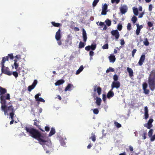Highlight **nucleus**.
<instances>
[{
  "instance_id": "nucleus-1",
  "label": "nucleus",
  "mask_w": 155,
  "mask_h": 155,
  "mask_svg": "<svg viewBox=\"0 0 155 155\" xmlns=\"http://www.w3.org/2000/svg\"><path fill=\"white\" fill-rule=\"evenodd\" d=\"M25 129L27 132L32 137L37 139L40 143L43 145L44 150H46V152L48 153V151L47 150V147L48 146L45 144L47 141L45 140L46 135L44 134H41L38 130L32 127H25Z\"/></svg>"
},
{
  "instance_id": "nucleus-2",
  "label": "nucleus",
  "mask_w": 155,
  "mask_h": 155,
  "mask_svg": "<svg viewBox=\"0 0 155 155\" xmlns=\"http://www.w3.org/2000/svg\"><path fill=\"white\" fill-rule=\"evenodd\" d=\"M1 110L4 112L5 115H8V112L9 113L10 116L11 114L13 116L15 115V110L14 109V107L12 105L8 106L7 105L6 101L1 103Z\"/></svg>"
},
{
  "instance_id": "nucleus-3",
  "label": "nucleus",
  "mask_w": 155,
  "mask_h": 155,
  "mask_svg": "<svg viewBox=\"0 0 155 155\" xmlns=\"http://www.w3.org/2000/svg\"><path fill=\"white\" fill-rule=\"evenodd\" d=\"M10 96L9 94L7 93V90L2 87H0V103L10 100Z\"/></svg>"
},
{
  "instance_id": "nucleus-4",
  "label": "nucleus",
  "mask_w": 155,
  "mask_h": 155,
  "mask_svg": "<svg viewBox=\"0 0 155 155\" xmlns=\"http://www.w3.org/2000/svg\"><path fill=\"white\" fill-rule=\"evenodd\" d=\"M8 60V57L6 56L2 58L1 64L2 66V73L8 75H11L12 74V72L9 70L8 67H5L4 66V64L6 61Z\"/></svg>"
},
{
  "instance_id": "nucleus-5",
  "label": "nucleus",
  "mask_w": 155,
  "mask_h": 155,
  "mask_svg": "<svg viewBox=\"0 0 155 155\" xmlns=\"http://www.w3.org/2000/svg\"><path fill=\"white\" fill-rule=\"evenodd\" d=\"M149 84L150 89L153 91L155 88V71H152L149 78Z\"/></svg>"
},
{
  "instance_id": "nucleus-6",
  "label": "nucleus",
  "mask_w": 155,
  "mask_h": 155,
  "mask_svg": "<svg viewBox=\"0 0 155 155\" xmlns=\"http://www.w3.org/2000/svg\"><path fill=\"white\" fill-rule=\"evenodd\" d=\"M153 121V119H150L147 123L144 124L145 127H147L148 129H150L153 126L152 123Z\"/></svg>"
},
{
  "instance_id": "nucleus-7",
  "label": "nucleus",
  "mask_w": 155,
  "mask_h": 155,
  "mask_svg": "<svg viewBox=\"0 0 155 155\" xmlns=\"http://www.w3.org/2000/svg\"><path fill=\"white\" fill-rule=\"evenodd\" d=\"M121 13L122 14H125L127 12L128 8L127 6L125 5H121L120 8Z\"/></svg>"
},
{
  "instance_id": "nucleus-8",
  "label": "nucleus",
  "mask_w": 155,
  "mask_h": 155,
  "mask_svg": "<svg viewBox=\"0 0 155 155\" xmlns=\"http://www.w3.org/2000/svg\"><path fill=\"white\" fill-rule=\"evenodd\" d=\"M120 86V83L119 81H113L111 84V90H112L114 88L117 89L119 88Z\"/></svg>"
},
{
  "instance_id": "nucleus-9",
  "label": "nucleus",
  "mask_w": 155,
  "mask_h": 155,
  "mask_svg": "<svg viewBox=\"0 0 155 155\" xmlns=\"http://www.w3.org/2000/svg\"><path fill=\"white\" fill-rule=\"evenodd\" d=\"M107 5L106 4L103 5L102 6V11L101 14L102 15H105L107 12Z\"/></svg>"
},
{
  "instance_id": "nucleus-10",
  "label": "nucleus",
  "mask_w": 155,
  "mask_h": 155,
  "mask_svg": "<svg viewBox=\"0 0 155 155\" xmlns=\"http://www.w3.org/2000/svg\"><path fill=\"white\" fill-rule=\"evenodd\" d=\"M111 33L113 36L115 37L116 39L117 40L119 38L120 34L117 30H116L112 31L111 32Z\"/></svg>"
},
{
  "instance_id": "nucleus-11",
  "label": "nucleus",
  "mask_w": 155,
  "mask_h": 155,
  "mask_svg": "<svg viewBox=\"0 0 155 155\" xmlns=\"http://www.w3.org/2000/svg\"><path fill=\"white\" fill-rule=\"evenodd\" d=\"M41 94L40 93L37 94L35 96V98L36 101L45 102V100L41 97H39V96H41Z\"/></svg>"
},
{
  "instance_id": "nucleus-12",
  "label": "nucleus",
  "mask_w": 155,
  "mask_h": 155,
  "mask_svg": "<svg viewBox=\"0 0 155 155\" xmlns=\"http://www.w3.org/2000/svg\"><path fill=\"white\" fill-rule=\"evenodd\" d=\"M96 47V45L95 43L92 44L91 45H89L85 47V49L87 51H89L90 49L94 50Z\"/></svg>"
},
{
  "instance_id": "nucleus-13",
  "label": "nucleus",
  "mask_w": 155,
  "mask_h": 155,
  "mask_svg": "<svg viewBox=\"0 0 155 155\" xmlns=\"http://www.w3.org/2000/svg\"><path fill=\"white\" fill-rule=\"evenodd\" d=\"M34 125L37 128H38L39 130H40L42 132H44L45 131L43 130L42 129H41V126L39 124V122L37 120L35 119L34 120Z\"/></svg>"
},
{
  "instance_id": "nucleus-14",
  "label": "nucleus",
  "mask_w": 155,
  "mask_h": 155,
  "mask_svg": "<svg viewBox=\"0 0 155 155\" xmlns=\"http://www.w3.org/2000/svg\"><path fill=\"white\" fill-rule=\"evenodd\" d=\"M72 43V39H67L65 41V48H67L69 45H71Z\"/></svg>"
},
{
  "instance_id": "nucleus-15",
  "label": "nucleus",
  "mask_w": 155,
  "mask_h": 155,
  "mask_svg": "<svg viewBox=\"0 0 155 155\" xmlns=\"http://www.w3.org/2000/svg\"><path fill=\"white\" fill-rule=\"evenodd\" d=\"M61 37V31L60 29H58V31L56 32L55 35V38L56 40H60Z\"/></svg>"
},
{
  "instance_id": "nucleus-16",
  "label": "nucleus",
  "mask_w": 155,
  "mask_h": 155,
  "mask_svg": "<svg viewBox=\"0 0 155 155\" xmlns=\"http://www.w3.org/2000/svg\"><path fill=\"white\" fill-rule=\"evenodd\" d=\"M94 91H97L99 95H100L101 94V89L99 87H98L97 86H95L94 87Z\"/></svg>"
},
{
  "instance_id": "nucleus-17",
  "label": "nucleus",
  "mask_w": 155,
  "mask_h": 155,
  "mask_svg": "<svg viewBox=\"0 0 155 155\" xmlns=\"http://www.w3.org/2000/svg\"><path fill=\"white\" fill-rule=\"evenodd\" d=\"M145 55L143 54L141 56L140 59L138 62V64L140 66H141L142 65L145 59Z\"/></svg>"
},
{
  "instance_id": "nucleus-18",
  "label": "nucleus",
  "mask_w": 155,
  "mask_h": 155,
  "mask_svg": "<svg viewBox=\"0 0 155 155\" xmlns=\"http://www.w3.org/2000/svg\"><path fill=\"white\" fill-rule=\"evenodd\" d=\"M82 36L83 39V41L86 42L87 40V36L86 31L84 28L82 29Z\"/></svg>"
},
{
  "instance_id": "nucleus-19",
  "label": "nucleus",
  "mask_w": 155,
  "mask_h": 155,
  "mask_svg": "<svg viewBox=\"0 0 155 155\" xmlns=\"http://www.w3.org/2000/svg\"><path fill=\"white\" fill-rule=\"evenodd\" d=\"M109 59L110 62L112 63L114 62L116 60L115 56L113 54L110 55V56L109 57Z\"/></svg>"
},
{
  "instance_id": "nucleus-20",
  "label": "nucleus",
  "mask_w": 155,
  "mask_h": 155,
  "mask_svg": "<svg viewBox=\"0 0 155 155\" xmlns=\"http://www.w3.org/2000/svg\"><path fill=\"white\" fill-rule=\"evenodd\" d=\"M137 29L136 30V34L137 35H139L140 29L143 28L142 25H140L138 24H136Z\"/></svg>"
},
{
  "instance_id": "nucleus-21",
  "label": "nucleus",
  "mask_w": 155,
  "mask_h": 155,
  "mask_svg": "<svg viewBox=\"0 0 155 155\" xmlns=\"http://www.w3.org/2000/svg\"><path fill=\"white\" fill-rule=\"evenodd\" d=\"M148 108L147 107H144V116L145 118L146 119H147L149 117L148 114Z\"/></svg>"
},
{
  "instance_id": "nucleus-22",
  "label": "nucleus",
  "mask_w": 155,
  "mask_h": 155,
  "mask_svg": "<svg viewBox=\"0 0 155 155\" xmlns=\"http://www.w3.org/2000/svg\"><path fill=\"white\" fill-rule=\"evenodd\" d=\"M73 88V86L71 84H69L65 89V91H70Z\"/></svg>"
},
{
  "instance_id": "nucleus-23",
  "label": "nucleus",
  "mask_w": 155,
  "mask_h": 155,
  "mask_svg": "<svg viewBox=\"0 0 155 155\" xmlns=\"http://www.w3.org/2000/svg\"><path fill=\"white\" fill-rule=\"evenodd\" d=\"M111 89L108 93L107 95V98L110 99V98L114 96V93L112 91Z\"/></svg>"
},
{
  "instance_id": "nucleus-24",
  "label": "nucleus",
  "mask_w": 155,
  "mask_h": 155,
  "mask_svg": "<svg viewBox=\"0 0 155 155\" xmlns=\"http://www.w3.org/2000/svg\"><path fill=\"white\" fill-rule=\"evenodd\" d=\"M127 69L129 74V76L130 77H132L133 76V71L132 69L129 67H127Z\"/></svg>"
},
{
  "instance_id": "nucleus-25",
  "label": "nucleus",
  "mask_w": 155,
  "mask_h": 155,
  "mask_svg": "<svg viewBox=\"0 0 155 155\" xmlns=\"http://www.w3.org/2000/svg\"><path fill=\"white\" fill-rule=\"evenodd\" d=\"M64 82V81L63 80H58L55 84L56 86L59 85L63 84Z\"/></svg>"
},
{
  "instance_id": "nucleus-26",
  "label": "nucleus",
  "mask_w": 155,
  "mask_h": 155,
  "mask_svg": "<svg viewBox=\"0 0 155 155\" xmlns=\"http://www.w3.org/2000/svg\"><path fill=\"white\" fill-rule=\"evenodd\" d=\"M55 129L53 127L51 128L50 133H49V136H51L55 134Z\"/></svg>"
},
{
  "instance_id": "nucleus-27",
  "label": "nucleus",
  "mask_w": 155,
  "mask_h": 155,
  "mask_svg": "<svg viewBox=\"0 0 155 155\" xmlns=\"http://www.w3.org/2000/svg\"><path fill=\"white\" fill-rule=\"evenodd\" d=\"M84 67L83 65H81L78 69L76 72V74L77 75L79 74L83 70Z\"/></svg>"
},
{
  "instance_id": "nucleus-28",
  "label": "nucleus",
  "mask_w": 155,
  "mask_h": 155,
  "mask_svg": "<svg viewBox=\"0 0 155 155\" xmlns=\"http://www.w3.org/2000/svg\"><path fill=\"white\" fill-rule=\"evenodd\" d=\"M133 12L134 15L137 16L138 15V12L137 8L135 7H133L132 8Z\"/></svg>"
},
{
  "instance_id": "nucleus-29",
  "label": "nucleus",
  "mask_w": 155,
  "mask_h": 155,
  "mask_svg": "<svg viewBox=\"0 0 155 155\" xmlns=\"http://www.w3.org/2000/svg\"><path fill=\"white\" fill-rule=\"evenodd\" d=\"M96 103L98 105H100L101 104V98L98 97H97L96 99Z\"/></svg>"
},
{
  "instance_id": "nucleus-30",
  "label": "nucleus",
  "mask_w": 155,
  "mask_h": 155,
  "mask_svg": "<svg viewBox=\"0 0 155 155\" xmlns=\"http://www.w3.org/2000/svg\"><path fill=\"white\" fill-rule=\"evenodd\" d=\"M143 43L144 45L146 46L149 45V43L147 39V38H144L143 41Z\"/></svg>"
},
{
  "instance_id": "nucleus-31",
  "label": "nucleus",
  "mask_w": 155,
  "mask_h": 155,
  "mask_svg": "<svg viewBox=\"0 0 155 155\" xmlns=\"http://www.w3.org/2000/svg\"><path fill=\"white\" fill-rule=\"evenodd\" d=\"M51 24L53 26L56 27H59L61 25V24L58 23H56L54 22H52Z\"/></svg>"
},
{
  "instance_id": "nucleus-32",
  "label": "nucleus",
  "mask_w": 155,
  "mask_h": 155,
  "mask_svg": "<svg viewBox=\"0 0 155 155\" xmlns=\"http://www.w3.org/2000/svg\"><path fill=\"white\" fill-rule=\"evenodd\" d=\"M85 46V44L84 43L80 41L79 43V45L78 46V48H82L84 47Z\"/></svg>"
},
{
  "instance_id": "nucleus-33",
  "label": "nucleus",
  "mask_w": 155,
  "mask_h": 155,
  "mask_svg": "<svg viewBox=\"0 0 155 155\" xmlns=\"http://www.w3.org/2000/svg\"><path fill=\"white\" fill-rule=\"evenodd\" d=\"M10 117L11 118V119L12 120L10 122V125H11L14 122V116H13L12 114H11V116H10Z\"/></svg>"
},
{
  "instance_id": "nucleus-34",
  "label": "nucleus",
  "mask_w": 155,
  "mask_h": 155,
  "mask_svg": "<svg viewBox=\"0 0 155 155\" xmlns=\"http://www.w3.org/2000/svg\"><path fill=\"white\" fill-rule=\"evenodd\" d=\"M105 22L106 23V24L108 26H109L111 25V22L110 20L109 19H107L105 21Z\"/></svg>"
},
{
  "instance_id": "nucleus-35",
  "label": "nucleus",
  "mask_w": 155,
  "mask_h": 155,
  "mask_svg": "<svg viewBox=\"0 0 155 155\" xmlns=\"http://www.w3.org/2000/svg\"><path fill=\"white\" fill-rule=\"evenodd\" d=\"M137 20V18L135 16H134L131 18V21L134 23H135Z\"/></svg>"
},
{
  "instance_id": "nucleus-36",
  "label": "nucleus",
  "mask_w": 155,
  "mask_h": 155,
  "mask_svg": "<svg viewBox=\"0 0 155 155\" xmlns=\"http://www.w3.org/2000/svg\"><path fill=\"white\" fill-rule=\"evenodd\" d=\"M91 138V139L94 142L95 141L96 139L95 135L93 133L92 134Z\"/></svg>"
},
{
  "instance_id": "nucleus-37",
  "label": "nucleus",
  "mask_w": 155,
  "mask_h": 155,
  "mask_svg": "<svg viewBox=\"0 0 155 155\" xmlns=\"http://www.w3.org/2000/svg\"><path fill=\"white\" fill-rule=\"evenodd\" d=\"M35 87L31 85L29 86L28 87V90L29 92H30Z\"/></svg>"
},
{
  "instance_id": "nucleus-38",
  "label": "nucleus",
  "mask_w": 155,
  "mask_h": 155,
  "mask_svg": "<svg viewBox=\"0 0 155 155\" xmlns=\"http://www.w3.org/2000/svg\"><path fill=\"white\" fill-rule=\"evenodd\" d=\"M114 71V69L111 67H110L106 71V73H107L109 72L110 71L113 72Z\"/></svg>"
},
{
  "instance_id": "nucleus-39",
  "label": "nucleus",
  "mask_w": 155,
  "mask_h": 155,
  "mask_svg": "<svg viewBox=\"0 0 155 155\" xmlns=\"http://www.w3.org/2000/svg\"><path fill=\"white\" fill-rule=\"evenodd\" d=\"M153 133V130L152 129H151L148 132V135L149 137H150L152 135Z\"/></svg>"
},
{
  "instance_id": "nucleus-40",
  "label": "nucleus",
  "mask_w": 155,
  "mask_h": 155,
  "mask_svg": "<svg viewBox=\"0 0 155 155\" xmlns=\"http://www.w3.org/2000/svg\"><path fill=\"white\" fill-rule=\"evenodd\" d=\"M7 56L8 57V58H9L11 60H13L14 58L13 54L12 53L8 54Z\"/></svg>"
},
{
  "instance_id": "nucleus-41",
  "label": "nucleus",
  "mask_w": 155,
  "mask_h": 155,
  "mask_svg": "<svg viewBox=\"0 0 155 155\" xmlns=\"http://www.w3.org/2000/svg\"><path fill=\"white\" fill-rule=\"evenodd\" d=\"M99 0H94L93 3V5L94 7H95L96 6Z\"/></svg>"
},
{
  "instance_id": "nucleus-42",
  "label": "nucleus",
  "mask_w": 155,
  "mask_h": 155,
  "mask_svg": "<svg viewBox=\"0 0 155 155\" xmlns=\"http://www.w3.org/2000/svg\"><path fill=\"white\" fill-rule=\"evenodd\" d=\"M12 74L15 78H17L18 76V73L16 71L13 72Z\"/></svg>"
},
{
  "instance_id": "nucleus-43",
  "label": "nucleus",
  "mask_w": 155,
  "mask_h": 155,
  "mask_svg": "<svg viewBox=\"0 0 155 155\" xmlns=\"http://www.w3.org/2000/svg\"><path fill=\"white\" fill-rule=\"evenodd\" d=\"M108 48V45L107 44L104 45L102 47V48L103 49H107Z\"/></svg>"
},
{
  "instance_id": "nucleus-44",
  "label": "nucleus",
  "mask_w": 155,
  "mask_h": 155,
  "mask_svg": "<svg viewBox=\"0 0 155 155\" xmlns=\"http://www.w3.org/2000/svg\"><path fill=\"white\" fill-rule=\"evenodd\" d=\"M120 1V0H111V2L112 3H115L116 4H118Z\"/></svg>"
},
{
  "instance_id": "nucleus-45",
  "label": "nucleus",
  "mask_w": 155,
  "mask_h": 155,
  "mask_svg": "<svg viewBox=\"0 0 155 155\" xmlns=\"http://www.w3.org/2000/svg\"><path fill=\"white\" fill-rule=\"evenodd\" d=\"M113 79L115 81H117L118 80V77L117 75H114L113 77Z\"/></svg>"
},
{
  "instance_id": "nucleus-46",
  "label": "nucleus",
  "mask_w": 155,
  "mask_h": 155,
  "mask_svg": "<svg viewBox=\"0 0 155 155\" xmlns=\"http://www.w3.org/2000/svg\"><path fill=\"white\" fill-rule=\"evenodd\" d=\"M122 26L120 24H119L117 26V28L119 31H120L122 29Z\"/></svg>"
},
{
  "instance_id": "nucleus-47",
  "label": "nucleus",
  "mask_w": 155,
  "mask_h": 155,
  "mask_svg": "<svg viewBox=\"0 0 155 155\" xmlns=\"http://www.w3.org/2000/svg\"><path fill=\"white\" fill-rule=\"evenodd\" d=\"M149 137L150 138V140L151 141H153L155 140V134L153 136H151L150 137Z\"/></svg>"
},
{
  "instance_id": "nucleus-48",
  "label": "nucleus",
  "mask_w": 155,
  "mask_h": 155,
  "mask_svg": "<svg viewBox=\"0 0 155 155\" xmlns=\"http://www.w3.org/2000/svg\"><path fill=\"white\" fill-rule=\"evenodd\" d=\"M153 8V6L152 4H150L149 6V11L150 12H151L152 11Z\"/></svg>"
},
{
  "instance_id": "nucleus-49",
  "label": "nucleus",
  "mask_w": 155,
  "mask_h": 155,
  "mask_svg": "<svg viewBox=\"0 0 155 155\" xmlns=\"http://www.w3.org/2000/svg\"><path fill=\"white\" fill-rule=\"evenodd\" d=\"M93 110V112L94 114H98V113L99 112V111L97 109H94Z\"/></svg>"
},
{
  "instance_id": "nucleus-50",
  "label": "nucleus",
  "mask_w": 155,
  "mask_h": 155,
  "mask_svg": "<svg viewBox=\"0 0 155 155\" xmlns=\"http://www.w3.org/2000/svg\"><path fill=\"white\" fill-rule=\"evenodd\" d=\"M115 125L118 128L121 127V125L117 122L115 123Z\"/></svg>"
},
{
  "instance_id": "nucleus-51",
  "label": "nucleus",
  "mask_w": 155,
  "mask_h": 155,
  "mask_svg": "<svg viewBox=\"0 0 155 155\" xmlns=\"http://www.w3.org/2000/svg\"><path fill=\"white\" fill-rule=\"evenodd\" d=\"M37 80H34L33 82V83L32 85L34 86L35 87L36 86V85L37 84Z\"/></svg>"
},
{
  "instance_id": "nucleus-52",
  "label": "nucleus",
  "mask_w": 155,
  "mask_h": 155,
  "mask_svg": "<svg viewBox=\"0 0 155 155\" xmlns=\"http://www.w3.org/2000/svg\"><path fill=\"white\" fill-rule=\"evenodd\" d=\"M147 86V83H144L143 84V89H146Z\"/></svg>"
},
{
  "instance_id": "nucleus-53",
  "label": "nucleus",
  "mask_w": 155,
  "mask_h": 155,
  "mask_svg": "<svg viewBox=\"0 0 155 155\" xmlns=\"http://www.w3.org/2000/svg\"><path fill=\"white\" fill-rule=\"evenodd\" d=\"M137 51V50L136 49H134L132 51V56L134 57L135 54Z\"/></svg>"
},
{
  "instance_id": "nucleus-54",
  "label": "nucleus",
  "mask_w": 155,
  "mask_h": 155,
  "mask_svg": "<svg viewBox=\"0 0 155 155\" xmlns=\"http://www.w3.org/2000/svg\"><path fill=\"white\" fill-rule=\"evenodd\" d=\"M14 65L15 66V69H17L19 66L18 63H14Z\"/></svg>"
},
{
  "instance_id": "nucleus-55",
  "label": "nucleus",
  "mask_w": 155,
  "mask_h": 155,
  "mask_svg": "<svg viewBox=\"0 0 155 155\" xmlns=\"http://www.w3.org/2000/svg\"><path fill=\"white\" fill-rule=\"evenodd\" d=\"M144 91V93L146 94H148L149 93V91L147 89H143Z\"/></svg>"
},
{
  "instance_id": "nucleus-56",
  "label": "nucleus",
  "mask_w": 155,
  "mask_h": 155,
  "mask_svg": "<svg viewBox=\"0 0 155 155\" xmlns=\"http://www.w3.org/2000/svg\"><path fill=\"white\" fill-rule=\"evenodd\" d=\"M15 58L16 59L19 60L21 59V56L20 55H17L15 56Z\"/></svg>"
},
{
  "instance_id": "nucleus-57",
  "label": "nucleus",
  "mask_w": 155,
  "mask_h": 155,
  "mask_svg": "<svg viewBox=\"0 0 155 155\" xmlns=\"http://www.w3.org/2000/svg\"><path fill=\"white\" fill-rule=\"evenodd\" d=\"M131 27V24L130 23H128V24L127 25V29L129 30H130Z\"/></svg>"
},
{
  "instance_id": "nucleus-58",
  "label": "nucleus",
  "mask_w": 155,
  "mask_h": 155,
  "mask_svg": "<svg viewBox=\"0 0 155 155\" xmlns=\"http://www.w3.org/2000/svg\"><path fill=\"white\" fill-rule=\"evenodd\" d=\"M144 14V12H142V13H140L139 15V18H141L143 17V15Z\"/></svg>"
},
{
  "instance_id": "nucleus-59",
  "label": "nucleus",
  "mask_w": 155,
  "mask_h": 155,
  "mask_svg": "<svg viewBox=\"0 0 155 155\" xmlns=\"http://www.w3.org/2000/svg\"><path fill=\"white\" fill-rule=\"evenodd\" d=\"M120 44L121 45H124L125 44L124 40L123 39H121L120 40Z\"/></svg>"
},
{
  "instance_id": "nucleus-60",
  "label": "nucleus",
  "mask_w": 155,
  "mask_h": 155,
  "mask_svg": "<svg viewBox=\"0 0 155 155\" xmlns=\"http://www.w3.org/2000/svg\"><path fill=\"white\" fill-rule=\"evenodd\" d=\"M94 52L92 51H91L90 52L89 54L91 57L93 56L94 55Z\"/></svg>"
},
{
  "instance_id": "nucleus-61",
  "label": "nucleus",
  "mask_w": 155,
  "mask_h": 155,
  "mask_svg": "<svg viewBox=\"0 0 155 155\" xmlns=\"http://www.w3.org/2000/svg\"><path fill=\"white\" fill-rule=\"evenodd\" d=\"M57 43L58 44V45H61L62 44V42L60 40H57Z\"/></svg>"
},
{
  "instance_id": "nucleus-62",
  "label": "nucleus",
  "mask_w": 155,
  "mask_h": 155,
  "mask_svg": "<svg viewBox=\"0 0 155 155\" xmlns=\"http://www.w3.org/2000/svg\"><path fill=\"white\" fill-rule=\"evenodd\" d=\"M106 96L105 94H103V100L104 101H105L106 100Z\"/></svg>"
},
{
  "instance_id": "nucleus-63",
  "label": "nucleus",
  "mask_w": 155,
  "mask_h": 155,
  "mask_svg": "<svg viewBox=\"0 0 155 155\" xmlns=\"http://www.w3.org/2000/svg\"><path fill=\"white\" fill-rule=\"evenodd\" d=\"M148 25L150 27H152L153 26L152 23L150 22H149L148 23Z\"/></svg>"
},
{
  "instance_id": "nucleus-64",
  "label": "nucleus",
  "mask_w": 155,
  "mask_h": 155,
  "mask_svg": "<svg viewBox=\"0 0 155 155\" xmlns=\"http://www.w3.org/2000/svg\"><path fill=\"white\" fill-rule=\"evenodd\" d=\"M129 147L130 150L131 151H133L134 149H133V147L132 146H130Z\"/></svg>"
}]
</instances>
